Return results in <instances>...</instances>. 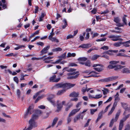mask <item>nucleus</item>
Instances as JSON below:
<instances>
[{"instance_id": "f257e3e1", "label": "nucleus", "mask_w": 130, "mask_h": 130, "mask_svg": "<svg viewBox=\"0 0 130 130\" xmlns=\"http://www.w3.org/2000/svg\"><path fill=\"white\" fill-rule=\"evenodd\" d=\"M121 112V110L120 109L119 110L116 114L115 118L112 119L110 121L109 125V127H111L113 126L114 123L117 121Z\"/></svg>"}, {"instance_id": "f03ea898", "label": "nucleus", "mask_w": 130, "mask_h": 130, "mask_svg": "<svg viewBox=\"0 0 130 130\" xmlns=\"http://www.w3.org/2000/svg\"><path fill=\"white\" fill-rule=\"evenodd\" d=\"M29 126L26 130H31L33 127H36L37 126L36 122L34 120L30 119L29 121Z\"/></svg>"}, {"instance_id": "7ed1b4c3", "label": "nucleus", "mask_w": 130, "mask_h": 130, "mask_svg": "<svg viewBox=\"0 0 130 130\" xmlns=\"http://www.w3.org/2000/svg\"><path fill=\"white\" fill-rule=\"evenodd\" d=\"M120 35H111L109 36L108 37L111 39V40L114 41H122L123 39L120 38Z\"/></svg>"}, {"instance_id": "20e7f679", "label": "nucleus", "mask_w": 130, "mask_h": 130, "mask_svg": "<svg viewBox=\"0 0 130 130\" xmlns=\"http://www.w3.org/2000/svg\"><path fill=\"white\" fill-rule=\"evenodd\" d=\"M92 67L94 68L93 69L96 71L98 72H100L103 70L102 68L104 67V66L102 64H93Z\"/></svg>"}, {"instance_id": "39448f33", "label": "nucleus", "mask_w": 130, "mask_h": 130, "mask_svg": "<svg viewBox=\"0 0 130 130\" xmlns=\"http://www.w3.org/2000/svg\"><path fill=\"white\" fill-rule=\"evenodd\" d=\"M66 103L65 101H62V102L59 100H58L56 102L57 107V111H60L63 107V105L65 104Z\"/></svg>"}, {"instance_id": "423d86ee", "label": "nucleus", "mask_w": 130, "mask_h": 130, "mask_svg": "<svg viewBox=\"0 0 130 130\" xmlns=\"http://www.w3.org/2000/svg\"><path fill=\"white\" fill-rule=\"evenodd\" d=\"M118 78V76H112L103 79L101 80H100L103 82H108L112 81L114 80L117 79Z\"/></svg>"}, {"instance_id": "0eeeda50", "label": "nucleus", "mask_w": 130, "mask_h": 130, "mask_svg": "<svg viewBox=\"0 0 130 130\" xmlns=\"http://www.w3.org/2000/svg\"><path fill=\"white\" fill-rule=\"evenodd\" d=\"M32 109V107L31 106H30L27 109V111L25 113L23 116L24 118L26 119L29 117V115L32 113L31 110Z\"/></svg>"}, {"instance_id": "6e6552de", "label": "nucleus", "mask_w": 130, "mask_h": 130, "mask_svg": "<svg viewBox=\"0 0 130 130\" xmlns=\"http://www.w3.org/2000/svg\"><path fill=\"white\" fill-rule=\"evenodd\" d=\"M54 98V95L51 94L50 95L49 97L47 98V100L51 103L52 104L54 107L56 106V104L55 101L53 99Z\"/></svg>"}, {"instance_id": "1a4fd4ad", "label": "nucleus", "mask_w": 130, "mask_h": 130, "mask_svg": "<svg viewBox=\"0 0 130 130\" xmlns=\"http://www.w3.org/2000/svg\"><path fill=\"white\" fill-rule=\"evenodd\" d=\"M75 84H71L70 83H64V89H70L74 86Z\"/></svg>"}, {"instance_id": "9d476101", "label": "nucleus", "mask_w": 130, "mask_h": 130, "mask_svg": "<svg viewBox=\"0 0 130 130\" xmlns=\"http://www.w3.org/2000/svg\"><path fill=\"white\" fill-rule=\"evenodd\" d=\"M56 75H54L52 76L51 77L50 79V81L51 82H57L59 81L60 78H58L56 79Z\"/></svg>"}, {"instance_id": "9b49d317", "label": "nucleus", "mask_w": 130, "mask_h": 130, "mask_svg": "<svg viewBox=\"0 0 130 130\" xmlns=\"http://www.w3.org/2000/svg\"><path fill=\"white\" fill-rule=\"evenodd\" d=\"M80 108L79 109H76L73 110L70 113L69 116L70 117L75 115L76 113L78 112L80 110Z\"/></svg>"}, {"instance_id": "f8f14e48", "label": "nucleus", "mask_w": 130, "mask_h": 130, "mask_svg": "<svg viewBox=\"0 0 130 130\" xmlns=\"http://www.w3.org/2000/svg\"><path fill=\"white\" fill-rule=\"evenodd\" d=\"M79 94V93L78 92H76L73 91L69 95V96L72 97H76L78 96Z\"/></svg>"}, {"instance_id": "ddd939ff", "label": "nucleus", "mask_w": 130, "mask_h": 130, "mask_svg": "<svg viewBox=\"0 0 130 130\" xmlns=\"http://www.w3.org/2000/svg\"><path fill=\"white\" fill-rule=\"evenodd\" d=\"M50 46H47L46 47H44L41 51L42 54H46L47 52V51L49 49Z\"/></svg>"}, {"instance_id": "4468645a", "label": "nucleus", "mask_w": 130, "mask_h": 130, "mask_svg": "<svg viewBox=\"0 0 130 130\" xmlns=\"http://www.w3.org/2000/svg\"><path fill=\"white\" fill-rule=\"evenodd\" d=\"M91 45L90 44H82L79 46V47H81L82 48H87L91 47Z\"/></svg>"}, {"instance_id": "2eb2a0df", "label": "nucleus", "mask_w": 130, "mask_h": 130, "mask_svg": "<svg viewBox=\"0 0 130 130\" xmlns=\"http://www.w3.org/2000/svg\"><path fill=\"white\" fill-rule=\"evenodd\" d=\"M124 66L121 65H115L114 70L116 71H118L119 70L123 68Z\"/></svg>"}, {"instance_id": "dca6fc26", "label": "nucleus", "mask_w": 130, "mask_h": 130, "mask_svg": "<svg viewBox=\"0 0 130 130\" xmlns=\"http://www.w3.org/2000/svg\"><path fill=\"white\" fill-rule=\"evenodd\" d=\"M53 58V57H51L50 56H49L43 59V61H44V62L47 63H49L50 62V60H49Z\"/></svg>"}, {"instance_id": "f3484780", "label": "nucleus", "mask_w": 130, "mask_h": 130, "mask_svg": "<svg viewBox=\"0 0 130 130\" xmlns=\"http://www.w3.org/2000/svg\"><path fill=\"white\" fill-rule=\"evenodd\" d=\"M38 114L37 113H36L32 115L31 118V119L32 120H34L35 121L36 120L38 119Z\"/></svg>"}, {"instance_id": "a211bd4d", "label": "nucleus", "mask_w": 130, "mask_h": 130, "mask_svg": "<svg viewBox=\"0 0 130 130\" xmlns=\"http://www.w3.org/2000/svg\"><path fill=\"white\" fill-rule=\"evenodd\" d=\"M121 72L123 74L129 73H130V70H129V69L127 68H125L123 69Z\"/></svg>"}, {"instance_id": "6ab92c4d", "label": "nucleus", "mask_w": 130, "mask_h": 130, "mask_svg": "<svg viewBox=\"0 0 130 130\" xmlns=\"http://www.w3.org/2000/svg\"><path fill=\"white\" fill-rule=\"evenodd\" d=\"M58 118L56 117L53 120V122L52 123V125L51 126H50L48 127L46 129H47L50 128L51 126H52V127H53L55 125V124L56 123L57 121L58 120Z\"/></svg>"}, {"instance_id": "aec40b11", "label": "nucleus", "mask_w": 130, "mask_h": 130, "mask_svg": "<svg viewBox=\"0 0 130 130\" xmlns=\"http://www.w3.org/2000/svg\"><path fill=\"white\" fill-rule=\"evenodd\" d=\"M56 88H63L64 89V83L57 84L55 85Z\"/></svg>"}, {"instance_id": "412c9836", "label": "nucleus", "mask_w": 130, "mask_h": 130, "mask_svg": "<svg viewBox=\"0 0 130 130\" xmlns=\"http://www.w3.org/2000/svg\"><path fill=\"white\" fill-rule=\"evenodd\" d=\"M130 116V114H128L127 115H126L125 117H124L120 121L122 122L123 123L125 121L127 118L129 117Z\"/></svg>"}, {"instance_id": "4be33fe9", "label": "nucleus", "mask_w": 130, "mask_h": 130, "mask_svg": "<svg viewBox=\"0 0 130 130\" xmlns=\"http://www.w3.org/2000/svg\"><path fill=\"white\" fill-rule=\"evenodd\" d=\"M122 41L117 42L113 44V45L116 47H119L122 44Z\"/></svg>"}, {"instance_id": "5701e85b", "label": "nucleus", "mask_w": 130, "mask_h": 130, "mask_svg": "<svg viewBox=\"0 0 130 130\" xmlns=\"http://www.w3.org/2000/svg\"><path fill=\"white\" fill-rule=\"evenodd\" d=\"M68 68V67H65L64 68L63 70V71H64L63 72H64L65 70H66L68 72H73L76 70V69L73 68H70L69 69L67 70V69Z\"/></svg>"}, {"instance_id": "b1692460", "label": "nucleus", "mask_w": 130, "mask_h": 130, "mask_svg": "<svg viewBox=\"0 0 130 130\" xmlns=\"http://www.w3.org/2000/svg\"><path fill=\"white\" fill-rule=\"evenodd\" d=\"M119 95L118 92H117L116 95L114 96L115 100L114 101L118 102L120 100V99L119 98Z\"/></svg>"}, {"instance_id": "393cba45", "label": "nucleus", "mask_w": 130, "mask_h": 130, "mask_svg": "<svg viewBox=\"0 0 130 130\" xmlns=\"http://www.w3.org/2000/svg\"><path fill=\"white\" fill-rule=\"evenodd\" d=\"M49 40L52 42H56V43H58L59 41L58 39H57L56 37H53L49 39Z\"/></svg>"}, {"instance_id": "a878e982", "label": "nucleus", "mask_w": 130, "mask_h": 130, "mask_svg": "<svg viewBox=\"0 0 130 130\" xmlns=\"http://www.w3.org/2000/svg\"><path fill=\"white\" fill-rule=\"evenodd\" d=\"M111 50H109L108 51L105 52L102 54H106L112 56L113 55L112 52L111 51Z\"/></svg>"}, {"instance_id": "bb28decb", "label": "nucleus", "mask_w": 130, "mask_h": 130, "mask_svg": "<svg viewBox=\"0 0 130 130\" xmlns=\"http://www.w3.org/2000/svg\"><path fill=\"white\" fill-rule=\"evenodd\" d=\"M104 113V111H101L99 114L98 117V120H100L102 117Z\"/></svg>"}, {"instance_id": "cd10ccee", "label": "nucleus", "mask_w": 130, "mask_h": 130, "mask_svg": "<svg viewBox=\"0 0 130 130\" xmlns=\"http://www.w3.org/2000/svg\"><path fill=\"white\" fill-rule=\"evenodd\" d=\"M100 56L97 55H95L93 56L90 58V59L92 60H94L96 59L98 57Z\"/></svg>"}, {"instance_id": "c85d7f7f", "label": "nucleus", "mask_w": 130, "mask_h": 130, "mask_svg": "<svg viewBox=\"0 0 130 130\" xmlns=\"http://www.w3.org/2000/svg\"><path fill=\"white\" fill-rule=\"evenodd\" d=\"M85 115V114H83L81 113H79L77 116L78 118L79 119H83Z\"/></svg>"}, {"instance_id": "c756f323", "label": "nucleus", "mask_w": 130, "mask_h": 130, "mask_svg": "<svg viewBox=\"0 0 130 130\" xmlns=\"http://www.w3.org/2000/svg\"><path fill=\"white\" fill-rule=\"evenodd\" d=\"M63 23L64 25L62 26V28L64 29L67 25V21L65 19H63Z\"/></svg>"}, {"instance_id": "7c9ffc66", "label": "nucleus", "mask_w": 130, "mask_h": 130, "mask_svg": "<svg viewBox=\"0 0 130 130\" xmlns=\"http://www.w3.org/2000/svg\"><path fill=\"white\" fill-rule=\"evenodd\" d=\"M66 91V90L65 89H63V90H59L58 91L57 93V94L59 95H61L64 92H65Z\"/></svg>"}, {"instance_id": "2f4dec72", "label": "nucleus", "mask_w": 130, "mask_h": 130, "mask_svg": "<svg viewBox=\"0 0 130 130\" xmlns=\"http://www.w3.org/2000/svg\"><path fill=\"white\" fill-rule=\"evenodd\" d=\"M113 20L116 23L118 22H120V18L118 17H114Z\"/></svg>"}, {"instance_id": "473e14b6", "label": "nucleus", "mask_w": 130, "mask_h": 130, "mask_svg": "<svg viewBox=\"0 0 130 130\" xmlns=\"http://www.w3.org/2000/svg\"><path fill=\"white\" fill-rule=\"evenodd\" d=\"M103 88L102 89V90L104 94H106L108 92V90L106 88Z\"/></svg>"}, {"instance_id": "72a5a7b5", "label": "nucleus", "mask_w": 130, "mask_h": 130, "mask_svg": "<svg viewBox=\"0 0 130 130\" xmlns=\"http://www.w3.org/2000/svg\"><path fill=\"white\" fill-rule=\"evenodd\" d=\"M62 50L61 48L60 47H57L53 49L52 51L54 52L58 51H61Z\"/></svg>"}, {"instance_id": "f704fd0d", "label": "nucleus", "mask_w": 130, "mask_h": 130, "mask_svg": "<svg viewBox=\"0 0 130 130\" xmlns=\"http://www.w3.org/2000/svg\"><path fill=\"white\" fill-rule=\"evenodd\" d=\"M76 56V54L75 53H69L67 54V57H74Z\"/></svg>"}, {"instance_id": "c9c22d12", "label": "nucleus", "mask_w": 130, "mask_h": 130, "mask_svg": "<svg viewBox=\"0 0 130 130\" xmlns=\"http://www.w3.org/2000/svg\"><path fill=\"white\" fill-rule=\"evenodd\" d=\"M123 126V123L120 121L119 126V130H122Z\"/></svg>"}, {"instance_id": "e433bc0d", "label": "nucleus", "mask_w": 130, "mask_h": 130, "mask_svg": "<svg viewBox=\"0 0 130 130\" xmlns=\"http://www.w3.org/2000/svg\"><path fill=\"white\" fill-rule=\"evenodd\" d=\"M87 60V58L85 57H80L78 59V60L80 61H85Z\"/></svg>"}, {"instance_id": "4c0bfd02", "label": "nucleus", "mask_w": 130, "mask_h": 130, "mask_svg": "<svg viewBox=\"0 0 130 130\" xmlns=\"http://www.w3.org/2000/svg\"><path fill=\"white\" fill-rule=\"evenodd\" d=\"M102 96V95L101 94H97L94 96V98L95 99H99L101 98Z\"/></svg>"}, {"instance_id": "58836bf2", "label": "nucleus", "mask_w": 130, "mask_h": 130, "mask_svg": "<svg viewBox=\"0 0 130 130\" xmlns=\"http://www.w3.org/2000/svg\"><path fill=\"white\" fill-rule=\"evenodd\" d=\"M119 61H112L109 62V63L111 64H115L119 63Z\"/></svg>"}, {"instance_id": "ea45409f", "label": "nucleus", "mask_w": 130, "mask_h": 130, "mask_svg": "<svg viewBox=\"0 0 130 130\" xmlns=\"http://www.w3.org/2000/svg\"><path fill=\"white\" fill-rule=\"evenodd\" d=\"M45 15V14H44L43 13H41V15L39 17V21H42L43 18L44 17Z\"/></svg>"}, {"instance_id": "a19ab883", "label": "nucleus", "mask_w": 130, "mask_h": 130, "mask_svg": "<svg viewBox=\"0 0 130 130\" xmlns=\"http://www.w3.org/2000/svg\"><path fill=\"white\" fill-rule=\"evenodd\" d=\"M97 110V109H90V114L92 115H93L95 112Z\"/></svg>"}, {"instance_id": "79ce46f5", "label": "nucleus", "mask_w": 130, "mask_h": 130, "mask_svg": "<svg viewBox=\"0 0 130 130\" xmlns=\"http://www.w3.org/2000/svg\"><path fill=\"white\" fill-rule=\"evenodd\" d=\"M121 104L122 107L124 109L127 106H128V105L126 103L124 102L121 103Z\"/></svg>"}, {"instance_id": "37998d69", "label": "nucleus", "mask_w": 130, "mask_h": 130, "mask_svg": "<svg viewBox=\"0 0 130 130\" xmlns=\"http://www.w3.org/2000/svg\"><path fill=\"white\" fill-rule=\"evenodd\" d=\"M122 20L123 23L125 25H127V20L126 18L125 17H123L122 19Z\"/></svg>"}, {"instance_id": "c03bdc74", "label": "nucleus", "mask_w": 130, "mask_h": 130, "mask_svg": "<svg viewBox=\"0 0 130 130\" xmlns=\"http://www.w3.org/2000/svg\"><path fill=\"white\" fill-rule=\"evenodd\" d=\"M115 109L112 108L108 112V115L109 116L111 115L112 113V112H113L114 111Z\"/></svg>"}, {"instance_id": "a18cd8bd", "label": "nucleus", "mask_w": 130, "mask_h": 130, "mask_svg": "<svg viewBox=\"0 0 130 130\" xmlns=\"http://www.w3.org/2000/svg\"><path fill=\"white\" fill-rule=\"evenodd\" d=\"M124 109H125V111L123 113V115H125L126 114V111H128L129 112L130 110V108L129 107H128V106H127Z\"/></svg>"}, {"instance_id": "49530a36", "label": "nucleus", "mask_w": 130, "mask_h": 130, "mask_svg": "<svg viewBox=\"0 0 130 130\" xmlns=\"http://www.w3.org/2000/svg\"><path fill=\"white\" fill-rule=\"evenodd\" d=\"M109 48L107 46L104 45L101 48V49H103L104 50H108Z\"/></svg>"}, {"instance_id": "de8ad7c7", "label": "nucleus", "mask_w": 130, "mask_h": 130, "mask_svg": "<svg viewBox=\"0 0 130 130\" xmlns=\"http://www.w3.org/2000/svg\"><path fill=\"white\" fill-rule=\"evenodd\" d=\"M122 44H124L123 46L125 47H128L130 46L129 44L126 42V41L125 42H122Z\"/></svg>"}, {"instance_id": "09e8293b", "label": "nucleus", "mask_w": 130, "mask_h": 130, "mask_svg": "<svg viewBox=\"0 0 130 130\" xmlns=\"http://www.w3.org/2000/svg\"><path fill=\"white\" fill-rule=\"evenodd\" d=\"M87 86H86V87H83L81 90L83 92V94H84L85 92L87 91Z\"/></svg>"}, {"instance_id": "8fccbe9b", "label": "nucleus", "mask_w": 130, "mask_h": 130, "mask_svg": "<svg viewBox=\"0 0 130 130\" xmlns=\"http://www.w3.org/2000/svg\"><path fill=\"white\" fill-rule=\"evenodd\" d=\"M91 119H88L87 121V122L84 125V127H85L88 126L89 124L90 121H91Z\"/></svg>"}, {"instance_id": "3c124183", "label": "nucleus", "mask_w": 130, "mask_h": 130, "mask_svg": "<svg viewBox=\"0 0 130 130\" xmlns=\"http://www.w3.org/2000/svg\"><path fill=\"white\" fill-rule=\"evenodd\" d=\"M66 53H64L61 56L59 57L60 58L65 59L66 58Z\"/></svg>"}, {"instance_id": "603ef678", "label": "nucleus", "mask_w": 130, "mask_h": 130, "mask_svg": "<svg viewBox=\"0 0 130 130\" xmlns=\"http://www.w3.org/2000/svg\"><path fill=\"white\" fill-rule=\"evenodd\" d=\"M25 47V46L24 45H19L18 47H15V50H18L22 47Z\"/></svg>"}, {"instance_id": "864d4df0", "label": "nucleus", "mask_w": 130, "mask_h": 130, "mask_svg": "<svg viewBox=\"0 0 130 130\" xmlns=\"http://www.w3.org/2000/svg\"><path fill=\"white\" fill-rule=\"evenodd\" d=\"M118 102V101H114V102L113 103V106L112 107V108H113V109H115V107H116L117 105Z\"/></svg>"}, {"instance_id": "5fc2aeb1", "label": "nucleus", "mask_w": 130, "mask_h": 130, "mask_svg": "<svg viewBox=\"0 0 130 130\" xmlns=\"http://www.w3.org/2000/svg\"><path fill=\"white\" fill-rule=\"evenodd\" d=\"M106 38H102L100 39H97L96 40V41L97 42H100L101 41H105L106 40Z\"/></svg>"}, {"instance_id": "6e6d98bb", "label": "nucleus", "mask_w": 130, "mask_h": 130, "mask_svg": "<svg viewBox=\"0 0 130 130\" xmlns=\"http://www.w3.org/2000/svg\"><path fill=\"white\" fill-rule=\"evenodd\" d=\"M112 97H109V99L104 103H106L110 102L112 100Z\"/></svg>"}, {"instance_id": "4d7b16f0", "label": "nucleus", "mask_w": 130, "mask_h": 130, "mask_svg": "<svg viewBox=\"0 0 130 130\" xmlns=\"http://www.w3.org/2000/svg\"><path fill=\"white\" fill-rule=\"evenodd\" d=\"M111 105V104H110L109 105H108V106H107L106 108L104 110V113H105V112H106L108 110V109L110 107V106Z\"/></svg>"}, {"instance_id": "13d9d810", "label": "nucleus", "mask_w": 130, "mask_h": 130, "mask_svg": "<svg viewBox=\"0 0 130 130\" xmlns=\"http://www.w3.org/2000/svg\"><path fill=\"white\" fill-rule=\"evenodd\" d=\"M85 64L86 66L88 67L90 66V61H87L86 63H85Z\"/></svg>"}, {"instance_id": "bf43d9fd", "label": "nucleus", "mask_w": 130, "mask_h": 130, "mask_svg": "<svg viewBox=\"0 0 130 130\" xmlns=\"http://www.w3.org/2000/svg\"><path fill=\"white\" fill-rule=\"evenodd\" d=\"M54 33H50V35L48 36V39H50V38H53V37L54 36Z\"/></svg>"}, {"instance_id": "052dcab7", "label": "nucleus", "mask_w": 130, "mask_h": 130, "mask_svg": "<svg viewBox=\"0 0 130 130\" xmlns=\"http://www.w3.org/2000/svg\"><path fill=\"white\" fill-rule=\"evenodd\" d=\"M97 11V10L96 9L94 8L91 11V12L92 14H94L96 13Z\"/></svg>"}, {"instance_id": "680f3d73", "label": "nucleus", "mask_w": 130, "mask_h": 130, "mask_svg": "<svg viewBox=\"0 0 130 130\" xmlns=\"http://www.w3.org/2000/svg\"><path fill=\"white\" fill-rule=\"evenodd\" d=\"M108 68L109 69H114L115 66H113L112 64H110L108 66Z\"/></svg>"}, {"instance_id": "e2e57ef3", "label": "nucleus", "mask_w": 130, "mask_h": 130, "mask_svg": "<svg viewBox=\"0 0 130 130\" xmlns=\"http://www.w3.org/2000/svg\"><path fill=\"white\" fill-rule=\"evenodd\" d=\"M13 79L14 81L17 84H18V83L19 80L17 77H14Z\"/></svg>"}, {"instance_id": "0e129e2a", "label": "nucleus", "mask_w": 130, "mask_h": 130, "mask_svg": "<svg viewBox=\"0 0 130 130\" xmlns=\"http://www.w3.org/2000/svg\"><path fill=\"white\" fill-rule=\"evenodd\" d=\"M116 25L119 27H121L123 26V24L121 23H120V22H118L117 23Z\"/></svg>"}, {"instance_id": "69168bd1", "label": "nucleus", "mask_w": 130, "mask_h": 130, "mask_svg": "<svg viewBox=\"0 0 130 130\" xmlns=\"http://www.w3.org/2000/svg\"><path fill=\"white\" fill-rule=\"evenodd\" d=\"M74 37V36L71 35H69L67 37V39H68L71 38H73Z\"/></svg>"}, {"instance_id": "338daca9", "label": "nucleus", "mask_w": 130, "mask_h": 130, "mask_svg": "<svg viewBox=\"0 0 130 130\" xmlns=\"http://www.w3.org/2000/svg\"><path fill=\"white\" fill-rule=\"evenodd\" d=\"M79 38L80 40L81 41H84V36L82 35H80L79 37Z\"/></svg>"}, {"instance_id": "774afa93", "label": "nucleus", "mask_w": 130, "mask_h": 130, "mask_svg": "<svg viewBox=\"0 0 130 130\" xmlns=\"http://www.w3.org/2000/svg\"><path fill=\"white\" fill-rule=\"evenodd\" d=\"M129 124H128L126 125L124 130H129Z\"/></svg>"}]
</instances>
